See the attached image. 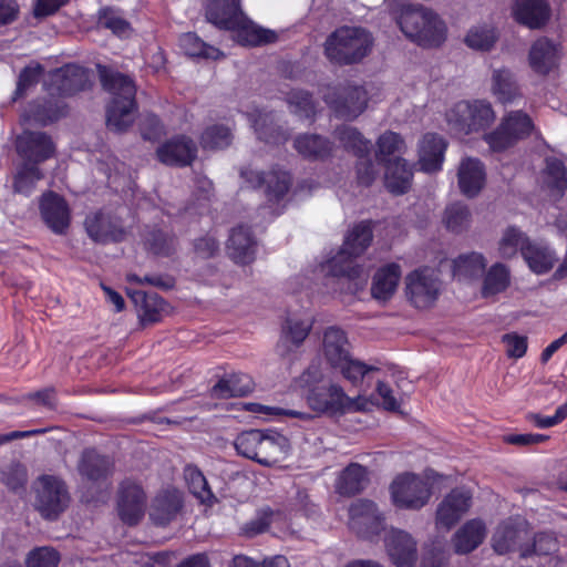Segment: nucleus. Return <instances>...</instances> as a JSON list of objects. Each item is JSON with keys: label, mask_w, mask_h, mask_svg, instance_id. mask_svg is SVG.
Masks as SVG:
<instances>
[{"label": "nucleus", "mask_w": 567, "mask_h": 567, "mask_svg": "<svg viewBox=\"0 0 567 567\" xmlns=\"http://www.w3.org/2000/svg\"><path fill=\"white\" fill-rule=\"evenodd\" d=\"M184 476L189 491L202 503H212L215 499L206 477L196 466L187 465L184 470Z\"/></svg>", "instance_id": "nucleus-51"}, {"label": "nucleus", "mask_w": 567, "mask_h": 567, "mask_svg": "<svg viewBox=\"0 0 567 567\" xmlns=\"http://www.w3.org/2000/svg\"><path fill=\"white\" fill-rule=\"evenodd\" d=\"M472 221V215L468 207L462 203L449 205L443 215V223L447 230L460 234L466 230Z\"/></svg>", "instance_id": "nucleus-50"}, {"label": "nucleus", "mask_w": 567, "mask_h": 567, "mask_svg": "<svg viewBox=\"0 0 567 567\" xmlns=\"http://www.w3.org/2000/svg\"><path fill=\"white\" fill-rule=\"evenodd\" d=\"M179 47L184 53L193 58L217 60L223 56L219 49L205 43L196 33L187 32L181 35Z\"/></svg>", "instance_id": "nucleus-48"}, {"label": "nucleus", "mask_w": 567, "mask_h": 567, "mask_svg": "<svg viewBox=\"0 0 567 567\" xmlns=\"http://www.w3.org/2000/svg\"><path fill=\"white\" fill-rule=\"evenodd\" d=\"M311 328L312 323L309 320L295 317L287 318L282 326L281 336L276 347L277 353L281 358L289 355L291 352L290 344L298 348L306 340Z\"/></svg>", "instance_id": "nucleus-29"}, {"label": "nucleus", "mask_w": 567, "mask_h": 567, "mask_svg": "<svg viewBox=\"0 0 567 567\" xmlns=\"http://www.w3.org/2000/svg\"><path fill=\"white\" fill-rule=\"evenodd\" d=\"M485 169L481 161L465 158L461 162L457 173L458 186L467 197H475L485 184Z\"/></svg>", "instance_id": "nucleus-30"}, {"label": "nucleus", "mask_w": 567, "mask_h": 567, "mask_svg": "<svg viewBox=\"0 0 567 567\" xmlns=\"http://www.w3.org/2000/svg\"><path fill=\"white\" fill-rule=\"evenodd\" d=\"M373 238L370 221H361L347 235L340 251L323 266L328 280L355 293L368 281L369 275L353 258L362 255Z\"/></svg>", "instance_id": "nucleus-1"}, {"label": "nucleus", "mask_w": 567, "mask_h": 567, "mask_svg": "<svg viewBox=\"0 0 567 567\" xmlns=\"http://www.w3.org/2000/svg\"><path fill=\"white\" fill-rule=\"evenodd\" d=\"M227 251L236 264L247 265L255 259V240L248 227L239 226L231 230Z\"/></svg>", "instance_id": "nucleus-34"}, {"label": "nucleus", "mask_w": 567, "mask_h": 567, "mask_svg": "<svg viewBox=\"0 0 567 567\" xmlns=\"http://www.w3.org/2000/svg\"><path fill=\"white\" fill-rule=\"evenodd\" d=\"M442 292V281L435 270L424 267L405 277V295L417 309H429L435 305Z\"/></svg>", "instance_id": "nucleus-9"}, {"label": "nucleus", "mask_w": 567, "mask_h": 567, "mask_svg": "<svg viewBox=\"0 0 567 567\" xmlns=\"http://www.w3.org/2000/svg\"><path fill=\"white\" fill-rule=\"evenodd\" d=\"M534 125L530 117L519 111L512 112L499 125V127L485 135V141L495 152H501L512 146L517 140L530 134Z\"/></svg>", "instance_id": "nucleus-13"}, {"label": "nucleus", "mask_w": 567, "mask_h": 567, "mask_svg": "<svg viewBox=\"0 0 567 567\" xmlns=\"http://www.w3.org/2000/svg\"><path fill=\"white\" fill-rule=\"evenodd\" d=\"M543 184L556 199L563 197L567 188L566 167L557 158H548L543 173Z\"/></svg>", "instance_id": "nucleus-41"}, {"label": "nucleus", "mask_w": 567, "mask_h": 567, "mask_svg": "<svg viewBox=\"0 0 567 567\" xmlns=\"http://www.w3.org/2000/svg\"><path fill=\"white\" fill-rule=\"evenodd\" d=\"M377 156L385 162V157L404 153L406 145L402 136L395 132L386 131L377 141Z\"/></svg>", "instance_id": "nucleus-57"}, {"label": "nucleus", "mask_w": 567, "mask_h": 567, "mask_svg": "<svg viewBox=\"0 0 567 567\" xmlns=\"http://www.w3.org/2000/svg\"><path fill=\"white\" fill-rule=\"evenodd\" d=\"M70 502V495L65 483L52 475H43L39 478L37 487L35 507L47 519H56L65 511Z\"/></svg>", "instance_id": "nucleus-11"}, {"label": "nucleus", "mask_w": 567, "mask_h": 567, "mask_svg": "<svg viewBox=\"0 0 567 567\" xmlns=\"http://www.w3.org/2000/svg\"><path fill=\"white\" fill-rule=\"evenodd\" d=\"M372 45L373 38L365 29L342 27L327 38L324 53L331 62L352 64L365 58Z\"/></svg>", "instance_id": "nucleus-7"}, {"label": "nucleus", "mask_w": 567, "mask_h": 567, "mask_svg": "<svg viewBox=\"0 0 567 567\" xmlns=\"http://www.w3.org/2000/svg\"><path fill=\"white\" fill-rule=\"evenodd\" d=\"M137 118L138 128L143 140L156 142L166 134L164 124L153 112L145 111L144 113L138 114Z\"/></svg>", "instance_id": "nucleus-56"}, {"label": "nucleus", "mask_w": 567, "mask_h": 567, "mask_svg": "<svg viewBox=\"0 0 567 567\" xmlns=\"http://www.w3.org/2000/svg\"><path fill=\"white\" fill-rule=\"evenodd\" d=\"M249 118L252 121V126L258 135V138L267 143H278L285 140L280 130L272 125L271 118L268 114H261L259 109H255L249 113Z\"/></svg>", "instance_id": "nucleus-53"}, {"label": "nucleus", "mask_w": 567, "mask_h": 567, "mask_svg": "<svg viewBox=\"0 0 567 567\" xmlns=\"http://www.w3.org/2000/svg\"><path fill=\"white\" fill-rule=\"evenodd\" d=\"M385 549L396 567H413L417 560L415 539L405 530L391 528L384 538Z\"/></svg>", "instance_id": "nucleus-20"}, {"label": "nucleus", "mask_w": 567, "mask_h": 567, "mask_svg": "<svg viewBox=\"0 0 567 567\" xmlns=\"http://www.w3.org/2000/svg\"><path fill=\"white\" fill-rule=\"evenodd\" d=\"M529 538L524 520L508 518L502 522L492 536V547L504 555L509 551L522 549V543Z\"/></svg>", "instance_id": "nucleus-22"}, {"label": "nucleus", "mask_w": 567, "mask_h": 567, "mask_svg": "<svg viewBox=\"0 0 567 567\" xmlns=\"http://www.w3.org/2000/svg\"><path fill=\"white\" fill-rule=\"evenodd\" d=\"M240 177L247 187L259 188L265 186L268 202L281 199L291 184L290 175L285 171L277 169L265 173L251 167H244L240 169Z\"/></svg>", "instance_id": "nucleus-15"}, {"label": "nucleus", "mask_w": 567, "mask_h": 567, "mask_svg": "<svg viewBox=\"0 0 567 567\" xmlns=\"http://www.w3.org/2000/svg\"><path fill=\"white\" fill-rule=\"evenodd\" d=\"M78 471L87 481H104L113 474L114 461L94 449H86L80 456Z\"/></svg>", "instance_id": "nucleus-26"}, {"label": "nucleus", "mask_w": 567, "mask_h": 567, "mask_svg": "<svg viewBox=\"0 0 567 567\" xmlns=\"http://www.w3.org/2000/svg\"><path fill=\"white\" fill-rule=\"evenodd\" d=\"M44 177L39 165L21 163L13 175L12 188L14 193L30 196L35 189L37 183Z\"/></svg>", "instance_id": "nucleus-45"}, {"label": "nucleus", "mask_w": 567, "mask_h": 567, "mask_svg": "<svg viewBox=\"0 0 567 567\" xmlns=\"http://www.w3.org/2000/svg\"><path fill=\"white\" fill-rule=\"evenodd\" d=\"M252 390L248 377L231 375L228 379L219 380L210 390L215 399H228L233 396H245Z\"/></svg>", "instance_id": "nucleus-47"}, {"label": "nucleus", "mask_w": 567, "mask_h": 567, "mask_svg": "<svg viewBox=\"0 0 567 567\" xmlns=\"http://www.w3.org/2000/svg\"><path fill=\"white\" fill-rule=\"evenodd\" d=\"M43 73V68L38 62L27 65L20 73L17 89L13 93L12 101L17 102L19 97L25 94L27 90L35 84Z\"/></svg>", "instance_id": "nucleus-59"}, {"label": "nucleus", "mask_w": 567, "mask_h": 567, "mask_svg": "<svg viewBox=\"0 0 567 567\" xmlns=\"http://www.w3.org/2000/svg\"><path fill=\"white\" fill-rule=\"evenodd\" d=\"M1 482L12 492H20L25 488L28 472L23 464L12 461L0 471Z\"/></svg>", "instance_id": "nucleus-55"}, {"label": "nucleus", "mask_w": 567, "mask_h": 567, "mask_svg": "<svg viewBox=\"0 0 567 567\" xmlns=\"http://www.w3.org/2000/svg\"><path fill=\"white\" fill-rule=\"evenodd\" d=\"M148 249L159 256H169L175 251L176 238L174 235L163 231L153 230L146 238Z\"/></svg>", "instance_id": "nucleus-58"}, {"label": "nucleus", "mask_w": 567, "mask_h": 567, "mask_svg": "<svg viewBox=\"0 0 567 567\" xmlns=\"http://www.w3.org/2000/svg\"><path fill=\"white\" fill-rule=\"evenodd\" d=\"M135 305L140 306L138 317L143 324L155 323L162 319L166 302L155 292L142 290L128 292Z\"/></svg>", "instance_id": "nucleus-36"}, {"label": "nucleus", "mask_w": 567, "mask_h": 567, "mask_svg": "<svg viewBox=\"0 0 567 567\" xmlns=\"http://www.w3.org/2000/svg\"><path fill=\"white\" fill-rule=\"evenodd\" d=\"M509 285V268L504 264L496 262L486 271L481 292L484 298H489L505 291Z\"/></svg>", "instance_id": "nucleus-43"}, {"label": "nucleus", "mask_w": 567, "mask_h": 567, "mask_svg": "<svg viewBox=\"0 0 567 567\" xmlns=\"http://www.w3.org/2000/svg\"><path fill=\"white\" fill-rule=\"evenodd\" d=\"M471 498L470 493L463 489H453L436 509V524L450 529L470 509Z\"/></svg>", "instance_id": "nucleus-25"}, {"label": "nucleus", "mask_w": 567, "mask_h": 567, "mask_svg": "<svg viewBox=\"0 0 567 567\" xmlns=\"http://www.w3.org/2000/svg\"><path fill=\"white\" fill-rule=\"evenodd\" d=\"M90 82L87 70L76 64H68L49 74L44 89L51 96H70L84 90Z\"/></svg>", "instance_id": "nucleus-14"}, {"label": "nucleus", "mask_w": 567, "mask_h": 567, "mask_svg": "<svg viewBox=\"0 0 567 567\" xmlns=\"http://www.w3.org/2000/svg\"><path fill=\"white\" fill-rule=\"evenodd\" d=\"M307 403L310 409L319 414L336 415L347 410H364L367 400L361 395L349 398L342 386L330 383L328 386H313L307 394Z\"/></svg>", "instance_id": "nucleus-8"}, {"label": "nucleus", "mask_w": 567, "mask_h": 567, "mask_svg": "<svg viewBox=\"0 0 567 567\" xmlns=\"http://www.w3.org/2000/svg\"><path fill=\"white\" fill-rule=\"evenodd\" d=\"M486 259L481 252L471 251L453 260V275L458 279H473L482 276Z\"/></svg>", "instance_id": "nucleus-42"}, {"label": "nucleus", "mask_w": 567, "mask_h": 567, "mask_svg": "<svg viewBox=\"0 0 567 567\" xmlns=\"http://www.w3.org/2000/svg\"><path fill=\"white\" fill-rule=\"evenodd\" d=\"M358 157L359 161L355 166L358 182L363 186H370L374 182L379 171L368 155Z\"/></svg>", "instance_id": "nucleus-64"}, {"label": "nucleus", "mask_w": 567, "mask_h": 567, "mask_svg": "<svg viewBox=\"0 0 567 567\" xmlns=\"http://www.w3.org/2000/svg\"><path fill=\"white\" fill-rule=\"evenodd\" d=\"M369 483L368 471L358 463H351L340 474L337 492L341 495L352 496L363 491Z\"/></svg>", "instance_id": "nucleus-38"}, {"label": "nucleus", "mask_w": 567, "mask_h": 567, "mask_svg": "<svg viewBox=\"0 0 567 567\" xmlns=\"http://www.w3.org/2000/svg\"><path fill=\"white\" fill-rule=\"evenodd\" d=\"M59 553L51 547H39L31 550L27 557L28 567H58Z\"/></svg>", "instance_id": "nucleus-62"}, {"label": "nucleus", "mask_w": 567, "mask_h": 567, "mask_svg": "<svg viewBox=\"0 0 567 567\" xmlns=\"http://www.w3.org/2000/svg\"><path fill=\"white\" fill-rule=\"evenodd\" d=\"M138 109H107L106 127L114 133L126 132L137 120Z\"/></svg>", "instance_id": "nucleus-54"}, {"label": "nucleus", "mask_w": 567, "mask_h": 567, "mask_svg": "<svg viewBox=\"0 0 567 567\" xmlns=\"http://www.w3.org/2000/svg\"><path fill=\"white\" fill-rule=\"evenodd\" d=\"M523 258L532 271L536 274L548 272L556 261L554 251L547 246L529 241L528 246L523 248Z\"/></svg>", "instance_id": "nucleus-39"}, {"label": "nucleus", "mask_w": 567, "mask_h": 567, "mask_svg": "<svg viewBox=\"0 0 567 567\" xmlns=\"http://www.w3.org/2000/svg\"><path fill=\"white\" fill-rule=\"evenodd\" d=\"M64 109H25L21 114V122L25 126L16 137L17 154L24 163L39 165L55 154V143L52 137L41 131H33V126H48L64 117Z\"/></svg>", "instance_id": "nucleus-2"}, {"label": "nucleus", "mask_w": 567, "mask_h": 567, "mask_svg": "<svg viewBox=\"0 0 567 567\" xmlns=\"http://www.w3.org/2000/svg\"><path fill=\"white\" fill-rule=\"evenodd\" d=\"M231 141V128L224 124L206 127L200 136V145L204 150H221L228 147Z\"/></svg>", "instance_id": "nucleus-52"}, {"label": "nucleus", "mask_w": 567, "mask_h": 567, "mask_svg": "<svg viewBox=\"0 0 567 567\" xmlns=\"http://www.w3.org/2000/svg\"><path fill=\"white\" fill-rule=\"evenodd\" d=\"M182 507V501L176 492L158 494L152 505L150 517L155 525L165 526L175 518Z\"/></svg>", "instance_id": "nucleus-37"}, {"label": "nucleus", "mask_w": 567, "mask_h": 567, "mask_svg": "<svg viewBox=\"0 0 567 567\" xmlns=\"http://www.w3.org/2000/svg\"><path fill=\"white\" fill-rule=\"evenodd\" d=\"M446 120L452 130L470 134L488 127L495 121L493 109H450Z\"/></svg>", "instance_id": "nucleus-21"}, {"label": "nucleus", "mask_w": 567, "mask_h": 567, "mask_svg": "<svg viewBox=\"0 0 567 567\" xmlns=\"http://www.w3.org/2000/svg\"><path fill=\"white\" fill-rule=\"evenodd\" d=\"M100 24L120 38H127L132 31L130 23L112 9L101 11Z\"/></svg>", "instance_id": "nucleus-60"}, {"label": "nucleus", "mask_w": 567, "mask_h": 567, "mask_svg": "<svg viewBox=\"0 0 567 567\" xmlns=\"http://www.w3.org/2000/svg\"><path fill=\"white\" fill-rule=\"evenodd\" d=\"M349 526L359 537L372 540L384 530V516L372 501L358 499L349 508Z\"/></svg>", "instance_id": "nucleus-12"}, {"label": "nucleus", "mask_w": 567, "mask_h": 567, "mask_svg": "<svg viewBox=\"0 0 567 567\" xmlns=\"http://www.w3.org/2000/svg\"><path fill=\"white\" fill-rule=\"evenodd\" d=\"M322 94L328 106H367L369 103L365 87L350 83L338 86L329 85Z\"/></svg>", "instance_id": "nucleus-28"}, {"label": "nucleus", "mask_w": 567, "mask_h": 567, "mask_svg": "<svg viewBox=\"0 0 567 567\" xmlns=\"http://www.w3.org/2000/svg\"><path fill=\"white\" fill-rule=\"evenodd\" d=\"M502 341L505 344L507 357L519 359L525 355L528 347L527 337L517 333H507L503 336Z\"/></svg>", "instance_id": "nucleus-63"}, {"label": "nucleus", "mask_w": 567, "mask_h": 567, "mask_svg": "<svg viewBox=\"0 0 567 567\" xmlns=\"http://www.w3.org/2000/svg\"><path fill=\"white\" fill-rule=\"evenodd\" d=\"M513 13L519 23L530 29L543 27L550 14L546 0H516Z\"/></svg>", "instance_id": "nucleus-31"}, {"label": "nucleus", "mask_w": 567, "mask_h": 567, "mask_svg": "<svg viewBox=\"0 0 567 567\" xmlns=\"http://www.w3.org/2000/svg\"><path fill=\"white\" fill-rule=\"evenodd\" d=\"M156 157L165 165L186 167L196 159L197 145L190 137L177 135L157 147Z\"/></svg>", "instance_id": "nucleus-18"}, {"label": "nucleus", "mask_w": 567, "mask_h": 567, "mask_svg": "<svg viewBox=\"0 0 567 567\" xmlns=\"http://www.w3.org/2000/svg\"><path fill=\"white\" fill-rule=\"evenodd\" d=\"M322 353L330 368L354 386L361 384L369 372L379 371L378 367L369 365L352 357L346 332L337 327L326 329L322 339Z\"/></svg>", "instance_id": "nucleus-6"}, {"label": "nucleus", "mask_w": 567, "mask_h": 567, "mask_svg": "<svg viewBox=\"0 0 567 567\" xmlns=\"http://www.w3.org/2000/svg\"><path fill=\"white\" fill-rule=\"evenodd\" d=\"M486 537V526L481 519H470L453 536L456 554L465 555L476 549Z\"/></svg>", "instance_id": "nucleus-32"}, {"label": "nucleus", "mask_w": 567, "mask_h": 567, "mask_svg": "<svg viewBox=\"0 0 567 567\" xmlns=\"http://www.w3.org/2000/svg\"><path fill=\"white\" fill-rule=\"evenodd\" d=\"M445 140L434 133L425 134L419 146V163L422 171L433 173L441 169L446 150Z\"/></svg>", "instance_id": "nucleus-27"}, {"label": "nucleus", "mask_w": 567, "mask_h": 567, "mask_svg": "<svg viewBox=\"0 0 567 567\" xmlns=\"http://www.w3.org/2000/svg\"><path fill=\"white\" fill-rule=\"evenodd\" d=\"M234 446L240 456L266 467L282 462L290 452L289 440L270 429L243 431L236 436Z\"/></svg>", "instance_id": "nucleus-5"}, {"label": "nucleus", "mask_w": 567, "mask_h": 567, "mask_svg": "<svg viewBox=\"0 0 567 567\" xmlns=\"http://www.w3.org/2000/svg\"><path fill=\"white\" fill-rule=\"evenodd\" d=\"M401 31L423 47H437L444 42L446 27L431 10L412 4L409 0H386Z\"/></svg>", "instance_id": "nucleus-3"}, {"label": "nucleus", "mask_w": 567, "mask_h": 567, "mask_svg": "<svg viewBox=\"0 0 567 567\" xmlns=\"http://www.w3.org/2000/svg\"><path fill=\"white\" fill-rule=\"evenodd\" d=\"M39 210L43 223L56 235H64L70 227L71 210L59 194L47 190L39 198Z\"/></svg>", "instance_id": "nucleus-17"}, {"label": "nucleus", "mask_w": 567, "mask_h": 567, "mask_svg": "<svg viewBox=\"0 0 567 567\" xmlns=\"http://www.w3.org/2000/svg\"><path fill=\"white\" fill-rule=\"evenodd\" d=\"M103 89L113 97L114 106H135L136 86L132 79L99 66Z\"/></svg>", "instance_id": "nucleus-23"}, {"label": "nucleus", "mask_w": 567, "mask_h": 567, "mask_svg": "<svg viewBox=\"0 0 567 567\" xmlns=\"http://www.w3.org/2000/svg\"><path fill=\"white\" fill-rule=\"evenodd\" d=\"M468 47L477 50H488L495 42V32L487 25L474 27L465 38Z\"/></svg>", "instance_id": "nucleus-61"}, {"label": "nucleus", "mask_w": 567, "mask_h": 567, "mask_svg": "<svg viewBox=\"0 0 567 567\" xmlns=\"http://www.w3.org/2000/svg\"><path fill=\"white\" fill-rule=\"evenodd\" d=\"M146 496L143 488L135 482L126 480L121 483L117 509L121 519L135 525L144 516Z\"/></svg>", "instance_id": "nucleus-19"}, {"label": "nucleus", "mask_w": 567, "mask_h": 567, "mask_svg": "<svg viewBox=\"0 0 567 567\" xmlns=\"http://www.w3.org/2000/svg\"><path fill=\"white\" fill-rule=\"evenodd\" d=\"M530 239L516 226H508L498 241V254L503 259L514 258L518 251L523 255V248L528 246Z\"/></svg>", "instance_id": "nucleus-46"}, {"label": "nucleus", "mask_w": 567, "mask_h": 567, "mask_svg": "<svg viewBox=\"0 0 567 567\" xmlns=\"http://www.w3.org/2000/svg\"><path fill=\"white\" fill-rule=\"evenodd\" d=\"M492 91L501 103H514L518 94L515 75L507 69L493 72Z\"/></svg>", "instance_id": "nucleus-44"}, {"label": "nucleus", "mask_w": 567, "mask_h": 567, "mask_svg": "<svg viewBox=\"0 0 567 567\" xmlns=\"http://www.w3.org/2000/svg\"><path fill=\"white\" fill-rule=\"evenodd\" d=\"M87 236L95 243H120L126 231L120 217L104 210L91 213L84 220Z\"/></svg>", "instance_id": "nucleus-16"}, {"label": "nucleus", "mask_w": 567, "mask_h": 567, "mask_svg": "<svg viewBox=\"0 0 567 567\" xmlns=\"http://www.w3.org/2000/svg\"><path fill=\"white\" fill-rule=\"evenodd\" d=\"M240 0H209L207 20L221 30L234 33L243 45H260L276 40L274 31L264 29L249 20L240 9Z\"/></svg>", "instance_id": "nucleus-4"}, {"label": "nucleus", "mask_w": 567, "mask_h": 567, "mask_svg": "<svg viewBox=\"0 0 567 567\" xmlns=\"http://www.w3.org/2000/svg\"><path fill=\"white\" fill-rule=\"evenodd\" d=\"M400 278V265L392 262L380 268L373 277V282L371 287L372 297L377 300H389L394 295Z\"/></svg>", "instance_id": "nucleus-35"}, {"label": "nucleus", "mask_w": 567, "mask_h": 567, "mask_svg": "<svg viewBox=\"0 0 567 567\" xmlns=\"http://www.w3.org/2000/svg\"><path fill=\"white\" fill-rule=\"evenodd\" d=\"M412 177V168L402 157L385 162L384 185L390 193L405 194L411 187Z\"/></svg>", "instance_id": "nucleus-33"}, {"label": "nucleus", "mask_w": 567, "mask_h": 567, "mask_svg": "<svg viewBox=\"0 0 567 567\" xmlns=\"http://www.w3.org/2000/svg\"><path fill=\"white\" fill-rule=\"evenodd\" d=\"M390 492L393 504L404 509H420L431 497L427 482L410 473L399 475L390 485Z\"/></svg>", "instance_id": "nucleus-10"}, {"label": "nucleus", "mask_w": 567, "mask_h": 567, "mask_svg": "<svg viewBox=\"0 0 567 567\" xmlns=\"http://www.w3.org/2000/svg\"><path fill=\"white\" fill-rule=\"evenodd\" d=\"M334 134L343 147L352 151L354 155H369L371 143L357 128L342 125L336 130Z\"/></svg>", "instance_id": "nucleus-49"}, {"label": "nucleus", "mask_w": 567, "mask_h": 567, "mask_svg": "<svg viewBox=\"0 0 567 567\" xmlns=\"http://www.w3.org/2000/svg\"><path fill=\"white\" fill-rule=\"evenodd\" d=\"M297 152L306 158L322 159L330 155L332 144L317 134L300 135L295 140Z\"/></svg>", "instance_id": "nucleus-40"}, {"label": "nucleus", "mask_w": 567, "mask_h": 567, "mask_svg": "<svg viewBox=\"0 0 567 567\" xmlns=\"http://www.w3.org/2000/svg\"><path fill=\"white\" fill-rule=\"evenodd\" d=\"M560 59V44L547 38L537 39L530 47L529 65L538 74H547L558 68Z\"/></svg>", "instance_id": "nucleus-24"}]
</instances>
